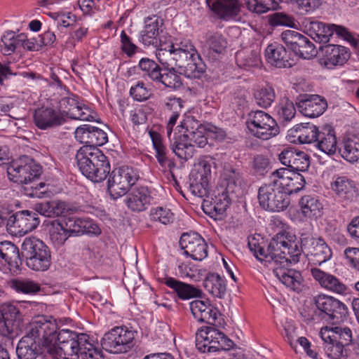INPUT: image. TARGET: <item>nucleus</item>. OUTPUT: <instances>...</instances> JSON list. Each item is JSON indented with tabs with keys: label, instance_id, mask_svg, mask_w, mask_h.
Listing matches in <instances>:
<instances>
[{
	"label": "nucleus",
	"instance_id": "nucleus-1",
	"mask_svg": "<svg viewBox=\"0 0 359 359\" xmlns=\"http://www.w3.org/2000/svg\"><path fill=\"white\" fill-rule=\"evenodd\" d=\"M248 246L261 262L280 264V267L274 269L276 276L286 287L297 292L301 290L302 275L285 266L297 263L302 252L314 265H320L332 257L331 249L322 238L302 234L299 242L295 235L287 231L277 233L269 242L263 238L253 237L249 239Z\"/></svg>",
	"mask_w": 359,
	"mask_h": 359
},
{
	"label": "nucleus",
	"instance_id": "nucleus-2",
	"mask_svg": "<svg viewBox=\"0 0 359 359\" xmlns=\"http://www.w3.org/2000/svg\"><path fill=\"white\" fill-rule=\"evenodd\" d=\"M43 323L54 324L55 327L50 336L46 334L43 342L44 357L49 355L52 359H55L63 355L64 359H79V352L89 336L67 329L57 332V325L55 320H43Z\"/></svg>",
	"mask_w": 359,
	"mask_h": 359
},
{
	"label": "nucleus",
	"instance_id": "nucleus-3",
	"mask_svg": "<svg viewBox=\"0 0 359 359\" xmlns=\"http://www.w3.org/2000/svg\"><path fill=\"white\" fill-rule=\"evenodd\" d=\"M76 160L81 173L93 182H103L110 173V163L97 147H81L77 151Z\"/></svg>",
	"mask_w": 359,
	"mask_h": 359
},
{
	"label": "nucleus",
	"instance_id": "nucleus-4",
	"mask_svg": "<svg viewBox=\"0 0 359 359\" xmlns=\"http://www.w3.org/2000/svg\"><path fill=\"white\" fill-rule=\"evenodd\" d=\"M55 325L39 320L31 325L29 332L18 342L16 354L18 359H36L39 354L37 347L41 345V354L44 353L43 342L46 334L50 336L55 330Z\"/></svg>",
	"mask_w": 359,
	"mask_h": 359
},
{
	"label": "nucleus",
	"instance_id": "nucleus-5",
	"mask_svg": "<svg viewBox=\"0 0 359 359\" xmlns=\"http://www.w3.org/2000/svg\"><path fill=\"white\" fill-rule=\"evenodd\" d=\"M22 255L27 266L36 271H45L51 264V254L48 247L35 237L26 238L22 244Z\"/></svg>",
	"mask_w": 359,
	"mask_h": 359
},
{
	"label": "nucleus",
	"instance_id": "nucleus-6",
	"mask_svg": "<svg viewBox=\"0 0 359 359\" xmlns=\"http://www.w3.org/2000/svg\"><path fill=\"white\" fill-rule=\"evenodd\" d=\"M20 311L11 304L0 307V359H10V355L3 344L10 342L18 334Z\"/></svg>",
	"mask_w": 359,
	"mask_h": 359
},
{
	"label": "nucleus",
	"instance_id": "nucleus-7",
	"mask_svg": "<svg viewBox=\"0 0 359 359\" xmlns=\"http://www.w3.org/2000/svg\"><path fill=\"white\" fill-rule=\"evenodd\" d=\"M10 180L29 184L38 180L42 173V167L32 158L22 156L13 161L6 168Z\"/></svg>",
	"mask_w": 359,
	"mask_h": 359
},
{
	"label": "nucleus",
	"instance_id": "nucleus-8",
	"mask_svg": "<svg viewBox=\"0 0 359 359\" xmlns=\"http://www.w3.org/2000/svg\"><path fill=\"white\" fill-rule=\"evenodd\" d=\"M137 332L126 326L115 327L105 333L101 340L102 348L113 353H127L135 346Z\"/></svg>",
	"mask_w": 359,
	"mask_h": 359
},
{
	"label": "nucleus",
	"instance_id": "nucleus-9",
	"mask_svg": "<svg viewBox=\"0 0 359 359\" xmlns=\"http://www.w3.org/2000/svg\"><path fill=\"white\" fill-rule=\"evenodd\" d=\"M248 129L255 137L267 140L279 133L276 121L268 113L262 111H252L248 114L246 121Z\"/></svg>",
	"mask_w": 359,
	"mask_h": 359
},
{
	"label": "nucleus",
	"instance_id": "nucleus-10",
	"mask_svg": "<svg viewBox=\"0 0 359 359\" xmlns=\"http://www.w3.org/2000/svg\"><path fill=\"white\" fill-rule=\"evenodd\" d=\"M138 179L137 172L131 167L125 165L114 169L107 181V190L111 197L117 199L124 196Z\"/></svg>",
	"mask_w": 359,
	"mask_h": 359
},
{
	"label": "nucleus",
	"instance_id": "nucleus-11",
	"mask_svg": "<svg viewBox=\"0 0 359 359\" xmlns=\"http://www.w3.org/2000/svg\"><path fill=\"white\" fill-rule=\"evenodd\" d=\"M313 302L321 317L332 324L344 321L348 314L346 306L332 297L320 294L313 298Z\"/></svg>",
	"mask_w": 359,
	"mask_h": 359
},
{
	"label": "nucleus",
	"instance_id": "nucleus-12",
	"mask_svg": "<svg viewBox=\"0 0 359 359\" xmlns=\"http://www.w3.org/2000/svg\"><path fill=\"white\" fill-rule=\"evenodd\" d=\"M258 200L260 206L268 211L280 212L290 205V198L281 189L269 183L262 185L258 191Z\"/></svg>",
	"mask_w": 359,
	"mask_h": 359
},
{
	"label": "nucleus",
	"instance_id": "nucleus-13",
	"mask_svg": "<svg viewBox=\"0 0 359 359\" xmlns=\"http://www.w3.org/2000/svg\"><path fill=\"white\" fill-rule=\"evenodd\" d=\"M175 66L178 68L179 73L190 79H198L205 72V65L197 50L193 53H172Z\"/></svg>",
	"mask_w": 359,
	"mask_h": 359
},
{
	"label": "nucleus",
	"instance_id": "nucleus-14",
	"mask_svg": "<svg viewBox=\"0 0 359 359\" xmlns=\"http://www.w3.org/2000/svg\"><path fill=\"white\" fill-rule=\"evenodd\" d=\"M281 39L289 49L302 58L309 60L316 55L314 44L307 36L297 31H284Z\"/></svg>",
	"mask_w": 359,
	"mask_h": 359
},
{
	"label": "nucleus",
	"instance_id": "nucleus-15",
	"mask_svg": "<svg viewBox=\"0 0 359 359\" xmlns=\"http://www.w3.org/2000/svg\"><path fill=\"white\" fill-rule=\"evenodd\" d=\"M62 116L72 119L92 121L95 118V113L86 105L78 100V97L72 95L62 98L59 102V109Z\"/></svg>",
	"mask_w": 359,
	"mask_h": 359
},
{
	"label": "nucleus",
	"instance_id": "nucleus-16",
	"mask_svg": "<svg viewBox=\"0 0 359 359\" xmlns=\"http://www.w3.org/2000/svg\"><path fill=\"white\" fill-rule=\"evenodd\" d=\"M180 245L184 253L194 260L201 261L208 256L207 243L198 233H184L180 237Z\"/></svg>",
	"mask_w": 359,
	"mask_h": 359
},
{
	"label": "nucleus",
	"instance_id": "nucleus-17",
	"mask_svg": "<svg viewBox=\"0 0 359 359\" xmlns=\"http://www.w3.org/2000/svg\"><path fill=\"white\" fill-rule=\"evenodd\" d=\"M21 265L18 248L11 241L0 242V270L18 274L21 270Z\"/></svg>",
	"mask_w": 359,
	"mask_h": 359
},
{
	"label": "nucleus",
	"instance_id": "nucleus-18",
	"mask_svg": "<svg viewBox=\"0 0 359 359\" xmlns=\"http://www.w3.org/2000/svg\"><path fill=\"white\" fill-rule=\"evenodd\" d=\"M8 233L15 236H22L32 231L39 224L37 215L32 211L23 210L13 212Z\"/></svg>",
	"mask_w": 359,
	"mask_h": 359
},
{
	"label": "nucleus",
	"instance_id": "nucleus-19",
	"mask_svg": "<svg viewBox=\"0 0 359 359\" xmlns=\"http://www.w3.org/2000/svg\"><path fill=\"white\" fill-rule=\"evenodd\" d=\"M33 119L35 126L41 130L53 129L66 122L62 111L53 107H42L36 109Z\"/></svg>",
	"mask_w": 359,
	"mask_h": 359
},
{
	"label": "nucleus",
	"instance_id": "nucleus-20",
	"mask_svg": "<svg viewBox=\"0 0 359 359\" xmlns=\"http://www.w3.org/2000/svg\"><path fill=\"white\" fill-rule=\"evenodd\" d=\"M279 160L287 168L297 172L307 170L310 165L309 157L305 152L292 148L285 149L279 154Z\"/></svg>",
	"mask_w": 359,
	"mask_h": 359
},
{
	"label": "nucleus",
	"instance_id": "nucleus-21",
	"mask_svg": "<svg viewBox=\"0 0 359 359\" xmlns=\"http://www.w3.org/2000/svg\"><path fill=\"white\" fill-rule=\"evenodd\" d=\"M206 4L212 13L224 20L235 18L241 6L238 0H206Z\"/></svg>",
	"mask_w": 359,
	"mask_h": 359
},
{
	"label": "nucleus",
	"instance_id": "nucleus-22",
	"mask_svg": "<svg viewBox=\"0 0 359 359\" xmlns=\"http://www.w3.org/2000/svg\"><path fill=\"white\" fill-rule=\"evenodd\" d=\"M163 283L172 290V292L175 298L184 301L193 298H201L203 294V291L200 288L172 277L165 278Z\"/></svg>",
	"mask_w": 359,
	"mask_h": 359
},
{
	"label": "nucleus",
	"instance_id": "nucleus-23",
	"mask_svg": "<svg viewBox=\"0 0 359 359\" xmlns=\"http://www.w3.org/2000/svg\"><path fill=\"white\" fill-rule=\"evenodd\" d=\"M194 318L200 323L215 325L220 315L218 309L201 300H195L189 304Z\"/></svg>",
	"mask_w": 359,
	"mask_h": 359
},
{
	"label": "nucleus",
	"instance_id": "nucleus-24",
	"mask_svg": "<svg viewBox=\"0 0 359 359\" xmlns=\"http://www.w3.org/2000/svg\"><path fill=\"white\" fill-rule=\"evenodd\" d=\"M152 200L151 191L147 187H138L128 194L126 204L132 211L142 212L151 205Z\"/></svg>",
	"mask_w": 359,
	"mask_h": 359
},
{
	"label": "nucleus",
	"instance_id": "nucleus-25",
	"mask_svg": "<svg viewBox=\"0 0 359 359\" xmlns=\"http://www.w3.org/2000/svg\"><path fill=\"white\" fill-rule=\"evenodd\" d=\"M298 107L305 116L315 118L323 114L327 104L324 98L318 95H306L299 102Z\"/></svg>",
	"mask_w": 359,
	"mask_h": 359
},
{
	"label": "nucleus",
	"instance_id": "nucleus-26",
	"mask_svg": "<svg viewBox=\"0 0 359 359\" xmlns=\"http://www.w3.org/2000/svg\"><path fill=\"white\" fill-rule=\"evenodd\" d=\"M323 64L327 68L343 65L349 57L348 49L342 46L327 44L321 47Z\"/></svg>",
	"mask_w": 359,
	"mask_h": 359
},
{
	"label": "nucleus",
	"instance_id": "nucleus-27",
	"mask_svg": "<svg viewBox=\"0 0 359 359\" xmlns=\"http://www.w3.org/2000/svg\"><path fill=\"white\" fill-rule=\"evenodd\" d=\"M331 187L341 201L351 202L358 195L355 182L345 176L337 177L332 183Z\"/></svg>",
	"mask_w": 359,
	"mask_h": 359
},
{
	"label": "nucleus",
	"instance_id": "nucleus-28",
	"mask_svg": "<svg viewBox=\"0 0 359 359\" xmlns=\"http://www.w3.org/2000/svg\"><path fill=\"white\" fill-rule=\"evenodd\" d=\"M163 20L156 15L144 20V27L140 33V41L145 46H157L159 41V29Z\"/></svg>",
	"mask_w": 359,
	"mask_h": 359
},
{
	"label": "nucleus",
	"instance_id": "nucleus-29",
	"mask_svg": "<svg viewBox=\"0 0 359 359\" xmlns=\"http://www.w3.org/2000/svg\"><path fill=\"white\" fill-rule=\"evenodd\" d=\"M320 335L322 339L338 341L345 346L350 345L353 341L352 331L348 327L326 326L321 328Z\"/></svg>",
	"mask_w": 359,
	"mask_h": 359
},
{
	"label": "nucleus",
	"instance_id": "nucleus-30",
	"mask_svg": "<svg viewBox=\"0 0 359 359\" xmlns=\"http://www.w3.org/2000/svg\"><path fill=\"white\" fill-rule=\"evenodd\" d=\"M314 146L328 155H332L337 150V137L332 126H325L319 130Z\"/></svg>",
	"mask_w": 359,
	"mask_h": 359
},
{
	"label": "nucleus",
	"instance_id": "nucleus-31",
	"mask_svg": "<svg viewBox=\"0 0 359 359\" xmlns=\"http://www.w3.org/2000/svg\"><path fill=\"white\" fill-rule=\"evenodd\" d=\"M267 61L278 68H286L292 66V60L290 59L285 48L280 44L271 43L266 49Z\"/></svg>",
	"mask_w": 359,
	"mask_h": 359
},
{
	"label": "nucleus",
	"instance_id": "nucleus-32",
	"mask_svg": "<svg viewBox=\"0 0 359 359\" xmlns=\"http://www.w3.org/2000/svg\"><path fill=\"white\" fill-rule=\"evenodd\" d=\"M320 129L310 123L295 125L289 130V135L301 144H315Z\"/></svg>",
	"mask_w": 359,
	"mask_h": 359
},
{
	"label": "nucleus",
	"instance_id": "nucleus-33",
	"mask_svg": "<svg viewBox=\"0 0 359 359\" xmlns=\"http://www.w3.org/2000/svg\"><path fill=\"white\" fill-rule=\"evenodd\" d=\"M311 272L313 278L323 287L339 294H342L346 291V285L334 276L327 273L317 268H312Z\"/></svg>",
	"mask_w": 359,
	"mask_h": 359
},
{
	"label": "nucleus",
	"instance_id": "nucleus-34",
	"mask_svg": "<svg viewBox=\"0 0 359 359\" xmlns=\"http://www.w3.org/2000/svg\"><path fill=\"white\" fill-rule=\"evenodd\" d=\"M217 330L213 327H205L198 330L196 334V346L201 353L215 352L213 341L216 342Z\"/></svg>",
	"mask_w": 359,
	"mask_h": 359
},
{
	"label": "nucleus",
	"instance_id": "nucleus-35",
	"mask_svg": "<svg viewBox=\"0 0 359 359\" xmlns=\"http://www.w3.org/2000/svg\"><path fill=\"white\" fill-rule=\"evenodd\" d=\"M234 194L236 193L229 192L224 186H219L214 191V197L209 206L210 210H213L216 215H222L231 204Z\"/></svg>",
	"mask_w": 359,
	"mask_h": 359
},
{
	"label": "nucleus",
	"instance_id": "nucleus-36",
	"mask_svg": "<svg viewBox=\"0 0 359 359\" xmlns=\"http://www.w3.org/2000/svg\"><path fill=\"white\" fill-rule=\"evenodd\" d=\"M203 285L213 297L223 299L226 293L225 280L219 274L210 273L203 280Z\"/></svg>",
	"mask_w": 359,
	"mask_h": 359
},
{
	"label": "nucleus",
	"instance_id": "nucleus-37",
	"mask_svg": "<svg viewBox=\"0 0 359 359\" xmlns=\"http://www.w3.org/2000/svg\"><path fill=\"white\" fill-rule=\"evenodd\" d=\"M224 186L229 192L236 193L241 184L243 176L240 170L229 163H225L222 174Z\"/></svg>",
	"mask_w": 359,
	"mask_h": 359
},
{
	"label": "nucleus",
	"instance_id": "nucleus-38",
	"mask_svg": "<svg viewBox=\"0 0 359 359\" xmlns=\"http://www.w3.org/2000/svg\"><path fill=\"white\" fill-rule=\"evenodd\" d=\"M188 137L179 134L170 140V148L175 155L183 160L191 158L195 152V147L189 142Z\"/></svg>",
	"mask_w": 359,
	"mask_h": 359
},
{
	"label": "nucleus",
	"instance_id": "nucleus-39",
	"mask_svg": "<svg viewBox=\"0 0 359 359\" xmlns=\"http://www.w3.org/2000/svg\"><path fill=\"white\" fill-rule=\"evenodd\" d=\"M35 210L43 216L51 217L64 215L67 208L66 203L54 200L36 203Z\"/></svg>",
	"mask_w": 359,
	"mask_h": 359
},
{
	"label": "nucleus",
	"instance_id": "nucleus-40",
	"mask_svg": "<svg viewBox=\"0 0 359 359\" xmlns=\"http://www.w3.org/2000/svg\"><path fill=\"white\" fill-rule=\"evenodd\" d=\"M302 215L309 218H317L320 216L323 204L315 196L306 195L301 198L299 202Z\"/></svg>",
	"mask_w": 359,
	"mask_h": 359
},
{
	"label": "nucleus",
	"instance_id": "nucleus-41",
	"mask_svg": "<svg viewBox=\"0 0 359 359\" xmlns=\"http://www.w3.org/2000/svg\"><path fill=\"white\" fill-rule=\"evenodd\" d=\"M236 60L238 66L245 69L258 67L261 63L259 51L249 48L239 50L236 53Z\"/></svg>",
	"mask_w": 359,
	"mask_h": 359
},
{
	"label": "nucleus",
	"instance_id": "nucleus-42",
	"mask_svg": "<svg viewBox=\"0 0 359 359\" xmlns=\"http://www.w3.org/2000/svg\"><path fill=\"white\" fill-rule=\"evenodd\" d=\"M61 220L70 236L72 233L83 234L89 233L93 226L90 220L75 216L69 217Z\"/></svg>",
	"mask_w": 359,
	"mask_h": 359
},
{
	"label": "nucleus",
	"instance_id": "nucleus-43",
	"mask_svg": "<svg viewBox=\"0 0 359 359\" xmlns=\"http://www.w3.org/2000/svg\"><path fill=\"white\" fill-rule=\"evenodd\" d=\"M48 233L51 242L56 247L62 246L70 236L62 220L52 221L48 226Z\"/></svg>",
	"mask_w": 359,
	"mask_h": 359
},
{
	"label": "nucleus",
	"instance_id": "nucleus-44",
	"mask_svg": "<svg viewBox=\"0 0 359 359\" xmlns=\"http://www.w3.org/2000/svg\"><path fill=\"white\" fill-rule=\"evenodd\" d=\"M339 151L345 160L356 162L359 159V138L355 136L346 137Z\"/></svg>",
	"mask_w": 359,
	"mask_h": 359
},
{
	"label": "nucleus",
	"instance_id": "nucleus-45",
	"mask_svg": "<svg viewBox=\"0 0 359 359\" xmlns=\"http://www.w3.org/2000/svg\"><path fill=\"white\" fill-rule=\"evenodd\" d=\"M138 67L143 72V76L147 77L154 83L160 79V75L163 69L159 64L148 57H142L138 63Z\"/></svg>",
	"mask_w": 359,
	"mask_h": 359
},
{
	"label": "nucleus",
	"instance_id": "nucleus-46",
	"mask_svg": "<svg viewBox=\"0 0 359 359\" xmlns=\"http://www.w3.org/2000/svg\"><path fill=\"white\" fill-rule=\"evenodd\" d=\"M156 84L163 85L165 88L172 89H180L182 88L183 83L180 76L176 68H171L170 69H165L161 72L160 79L156 81Z\"/></svg>",
	"mask_w": 359,
	"mask_h": 359
},
{
	"label": "nucleus",
	"instance_id": "nucleus-47",
	"mask_svg": "<svg viewBox=\"0 0 359 359\" xmlns=\"http://www.w3.org/2000/svg\"><path fill=\"white\" fill-rule=\"evenodd\" d=\"M253 97L255 103L259 107L266 109L271 107L274 102L276 93L272 86H266L255 90Z\"/></svg>",
	"mask_w": 359,
	"mask_h": 359
},
{
	"label": "nucleus",
	"instance_id": "nucleus-48",
	"mask_svg": "<svg viewBox=\"0 0 359 359\" xmlns=\"http://www.w3.org/2000/svg\"><path fill=\"white\" fill-rule=\"evenodd\" d=\"M276 109L278 119L281 123H289L295 116L296 109L294 103L287 97L280 100Z\"/></svg>",
	"mask_w": 359,
	"mask_h": 359
},
{
	"label": "nucleus",
	"instance_id": "nucleus-49",
	"mask_svg": "<svg viewBox=\"0 0 359 359\" xmlns=\"http://www.w3.org/2000/svg\"><path fill=\"white\" fill-rule=\"evenodd\" d=\"M149 134L151 139L153 147L156 151V158L158 162L161 166L165 165L168 162V158L167 156L168 149L163 142L161 135L154 130H150Z\"/></svg>",
	"mask_w": 359,
	"mask_h": 359
},
{
	"label": "nucleus",
	"instance_id": "nucleus-50",
	"mask_svg": "<svg viewBox=\"0 0 359 359\" xmlns=\"http://www.w3.org/2000/svg\"><path fill=\"white\" fill-rule=\"evenodd\" d=\"M10 286L16 292L23 294H35L41 290V286L39 283L29 279H12L10 281Z\"/></svg>",
	"mask_w": 359,
	"mask_h": 359
},
{
	"label": "nucleus",
	"instance_id": "nucleus-51",
	"mask_svg": "<svg viewBox=\"0 0 359 359\" xmlns=\"http://www.w3.org/2000/svg\"><path fill=\"white\" fill-rule=\"evenodd\" d=\"M20 34L15 36L13 32H6L1 37V50L5 55H10L13 53L18 47H20V42L22 41Z\"/></svg>",
	"mask_w": 359,
	"mask_h": 359
},
{
	"label": "nucleus",
	"instance_id": "nucleus-52",
	"mask_svg": "<svg viewBox=\"0 0 359 359\" xmlns=\"http://www.w3.org/2000/svg\"><path fill=\"white\" fill-rule=\"evenodd\" d=\"M182 102H183L181 98L172 97L169 98L168 101L165 103V106L167 109L173 111V113L170 116L167 126V133L169 139H170L172 128L179 117V111L181 110L183 107Z\"/></svg>",
	"mask_w": 359,
	"mask_h": 359
},
{
	"label": "nucleus",
	"instance_id": "nucleus-53",
	"mask_svg": "<svg viewBox=\"0 0 359 359\" xmlns=\"http://www.w3.org/2000/svg\"><path fill=\"white\" fill-rule=\"evenodd\" d=\"M245 4L248 11L257 14L266 13L278 6L275 0H245Z\"/></svg>",
	"mask_w": 359,
	"mask_h": 359
},
{
	"label": "nucleus",
	"instance_id": "nucleus-54",
	"mask_svg": "<svg viewBox=\"0 0 359 359\" xmlns=\"http://www.w3.org/2000/svg\"><path fill=\"white\" fill-rule=\"evenodd\" d=\"M305 183V179L302 174L292 170V175L289 176L283 188V191L287 194V196H289V195L297 193L302 190Z\"/></svg>",
	"mask_w": 359,
	"mask_h": 359
},
{
	"label": "nucleus",
	"instance_id": "nucleus-55",
	"mask_svg": "<svg viewBox=\"0 0 359 359\" xmlns=\"http://www.w3.org/2000/svg\"><path fill=\"white\" fill-rule=\"evenodd\" d=\"M189 182V189L194 196L198 198H203L208 196V180L195 177L192 173Z\"/></svg>",
	"mask_w": 359,
	"mask_h": 359
},
{
	"label": "nucleus",
	"instance_id": "nucleus-56",
	"mask_svg": "<svg viewBox=\"0 0 359 359\" xmlns=\"http://www.w3.org/2000/svg\"><path fill=\"white\" fill-rule=\"evenodd\" d=\"M324 342V351L328 357L332 359H345L346 357L345 346L338 341H330L322 339Z\"/></svg>",
	"mask_w": 359,
	"mask_h": 359
},
{
	"label": "nucleus",
	"instance_id": "nucleus-57",
	"mask_svg": "<svg viewBox=\"0 0 359 359\" xmlns=\"http://www.w3.org/2000/svg\"><path fill=\"white\" fill-rule=\"evenodd\" d=\"M79 358L81 359H104V355L102 351L95 346L89 337L88 340H86L79 352Z\"/></svg>",
	"mask_w": 359,
	"mask_h": 359
},
{
	"label": "nucleus",
	"instance_id": "nucleus-58",
	"mask_svg": "<svg viewBox=\"0 0 359 359\" xmlns=\"http://www.w3.org/2000/svg\"><path fill=\"white\" fill-rule=\"evenodd\" d=\"M268 22L273 27L279 26L292 27L294 25V18L283 12H276L268 15Z\"/></svg>",
	"mask_w": 359,
	"mask_h": 359
},
{
	"label": "nucleus",
	"instance_id": "nucleus-59",
	"mask_svg": "<svg viewBox=\"0 0 359 359\" xmlns=\"http://www.w3.org/2000/svg\"><path fill=\"white\" fill-rule=\"evenodd\" d=\"M290 175H292V170L289 168H281L277 169L271 173L269 183L274 185L275 187L281 189V191H284L283 188Z\"/></svg>",
	"mask_w": 359,
	"mask_h": 359
},
{
	"label": "nucleus",
	"instance_id": "nucleus-60",
	"mask_svg": "<svg viewBox=\"0 0 359 359\" xmlns=\"http://www.w3.org/2000/svg\"><path fill=\"white\" fill-rule=\"evenodd\" d=\"M212 164H215V162L211 156H208L200 159L196 165L197 172L194 176L209 180L211 177V168Z\"/></svg>",
	"mask_w": 359,
	"mask_h": 359
},
{
	"label": "nucleus",
	"instance_id": "nucleus-61",
	"mask_svg": "<svg viewBox=\"0 0 359 359\" xmlns=\"http://www.w3.org/2000/svg\"><path fill=\"white\" fill-rule=\"evenodd\" d=\"M180 127L184 130L183 131L180 130V135L189 137V135H191L199 129H203L205 126L201 124L193 116H187L182 121Z\"/></svg>",
	"mask_w": 359,
	"mask_h": 359
},
{
	"label": "nucleus",
	"instance_id": "nucleus-62",
	"mask_svg": "<svg viewBox=\"0 0 359 359\" xmlns=\"http://www.w3.org/2000/svg\"><path fill=\"white\" fill-rule=\"evenodd\" d=\"M150 216L153 221H157L163 224H170L174 219V215L170 210L163 207L152 208Z\"/></svg>",
	"mask_w": 359,
	"mask_h": 359
},
{
	"label": "nucleus",
	"instance_id": "nucleus-63",
	"mask_svg": "<svg viewBox=\"0 0 359 359\" xmlns=\"http://www.w3.org/2000/svg\"><path fill=\"white\" fill-rule=\"evenodd\" d=\"M312 29L316 31V38H313L316 41H318L320 43H327L330 40V36L333 34V29L331 27V25L326 26L323 22H313Z\"/></svg>",
	"mask_w": 359,
	"mask_h": 359
},
{
	"label": "nucleus",
	"instance_id": "nucleus-64",
	"mask_svg": "<svg viewBox=\"0 0 359 359\" xmlns=\"http://www.w3.org/2000/svg\"><path fill=\"white\" fill-rule=\"evenodd\" d=\"M130 95L136 101L142 102L148 100L151 93L143 81H137L130 89Z\"/></svg>",
	"mask_w": 359,
	"mask_h": 359
}]
</instances>
